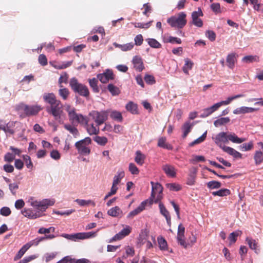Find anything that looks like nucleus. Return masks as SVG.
<instances>
[{
	"mask_svg": "<svg viewBox=\"0 0 263 263\" xmlns=\"http://www.w3.org/2000/svg\"><path fill=\"white\" fill-rule=\"evenodd\" d=\"M27 203L31 206L30 208H24L21 210L22 214L29 219H34L41 217L43 213L49 206L54 205V199H44L41 201L35 199L33 197H30L27 200Z\"/></svg>",
	"mask_w": 263,
	"mask_h": 263,
	"instance_id": "obj_1",
	"label": "nucleus"
},
{
	"mask_svg": "<svg viewBox=\"0 0 263 263\" xmlns=\"http://www.w3.org/2000/svg\"><path fill=\"white\" fill-rule=\"evenodd\" d=\"M91 143V138L86 137L76 142L74 146L77 149L78 153L80 155L87 156L90 153L91 150L89 145Z\"/></svg>",
	"mask_w": 263,
	"mask_h": 263,
	"instance_id": "obj_6",
	"label": "nucleus"
},
{
	"mask_svg": "<svg viewBox=\"0 0 263 263\" xmlns=\"http://www.w3.org/2000/svg\"><path fill=\"white\" fill-rule=\"evenodd\" d=\"M128 170L133 175H138L139 173V170L138 168L133 163H130L129 164Z\"/></svg>",
	"mask_w": 263,
	"mask_h": 263,
	"instance_id": "obj_60",
	"label": "nucleus"
},
{
	"mask_svg": "<svg viewBox=\"0 0 263 263\" xmlns=\"http://www.w3.org/2000/svg\"><path fill=\"white\" fill-rule=\"evenodd\" d=\"M253 147V143L250 141L249 143H244L240 146V148L242 151H248L252 149Z\"/></svg>",
	"mask_w": 263,
	"mask_h": 263,
	"instance_id": "obj_63",
	"label": "nucleus"
},
{
	"mask_svg": "<svg viewBox=\"0 0 263 263\" xmlns=\"http://www.w3.org/2000/svg\"><path fill=\"white\" fill-rule=\"evenodd\" d=\"M44 101L49 104L50 106L56 103H58L60 100H57L55 95L53 93H45L43 96Z\"/></svg>",
	"mask_w": 263,
	"mask_h": 263,
	"instance_id": "obj_21",
	"label": "nucleus"
},
{
	"mask_svg": "<svg viewBox=\"0 0 263 263\" xmlns=\"http://www.w3.org/2000/svg\"><path fill=\"white\" fill-rule=\"evenodd\" d=\"M21 124L19 122H9L2 128L3 130L7 135L13 134L16 132L17 128L20 127Z\"/></svg>",
	"mask_w": 263,
	"mask_h": 263,
	"instance_id": "obj_12",
	"label": "nucleus"
},
{
	"mask_svg": "<svg viewBox=\"0 0 263 263\" xmlns=\"http://www.w3.org/2000/svg\"><path fill=\"white\" fill-rule=\"evenodd\" d=\"M126 258L128 257H133L135 254V250L133 247L127 246L124 247Z\"/></svg>",
	"mask_w": 263,
	"mask_h": 263,
	"instance_id": "obj_50",
	"label": "nucleus"
},
{
	"mask_svg": "<svg viewBox=\"0 0 263 263\" xmlns=\"http://www.w3.org/2000/svg\"><path fill=\"white\" fill-rule=\"evenodd\" d=\"M230 191L227 189H223L217 191L212 192V195L214 196H218L219 197L226 196L230 195Z\"/></svg>",
	"mask_w": 263,
	"mask_h": 263,
	"instance_id": "obj_46",
	"label": "nucleus"
},
{
	"mask_svg": "<svg viewBox=\"0 0 263 263\" xmlns=\"http://www.w3.org/2000/svg\"><path fill=\"white\" fill-rule=\"evenodd\" d=\"M222 149L224 152L231 155L235 158H236V159L240 158V159L242 158V154H240L239 152H237V151H236L233 148L226 146L224 147H222Z\"/></svg>",
	"mask_w": 263,
	"mask_h": 263,
	"instance_id": "obj_26",
	"label": "nucleus"
},
{
	"mask_svg": "<svg viewBox=\"0 0 263 263\" xmlns=\"http://www.w3.org/2000/svg\"><path fill=\"white\" fill-rule=\"evenodd\" d=\"M184 234L185 228L182 224H180L178 227L176 239L178 243L181 246L184 245V239H185Z\"/></svg>",
	"mask_w": 263,
	"mask_h": 263,
	"instance_id": "obj_17",
	"label": "nucleus"
},
{
	"mask_svg": "<svg viewBox=\"0 0 263 263\" xmlns=\"http://www.w3.org/2000/svg\"><path fill=\"white\" fill-rule=\"evenodd\" d=\"M107 88L112 96H118L120 93V89L113 84H109Z\"/></svg>",
	"mask_w": 263,
	"mask_h": 263,
	"instance_id": "obj_51",
	"label": "nucleus"
},
{
	"mask_svg": "<svg viewBox=\"0 0 263 263\" xmlns=\"http://www.w3.org/2000/svg\"><path fill=\"white\" fill-rule=\"evenodd\" d=\"M151 183L152 189L150 200L152 202L157 203L160 201L163 197V187L159 183L151 182Z\"/></svg>",
	"mask_w": 263,
	"mask_h": 263,
	"instance_id": "obj_8",
	"label": "nucleus"
},
{
	"mask_svg": "<svg viewBox=\"0 0 263 263\" xmlns=\"http://www.w3.org/2000/svg\"><path fill=\"white\" fill-rule=\"evenodd\" d=\"M147 204L146 201L142 202L140 204L135 210L131 211L127 215L128 218H132L136 215L139 214L143 210L145 209V206Z\"/></svg>",
	"mask_w": 263,
	"mask_h": 263,
	"instance_id": "obj_24",
	"label": "nucleus"
},
{
	"mask_svg": "<svg viewBox=\"0 0 263 263\" xmlns=\"http://www.w3.org/2000/svg\"><path fill=\"white\" fill-rule=\"evenodd\" d=\"M108 112L105 110L98 111L92 110L89 113V116L91 117L98 126L103 124L107 119Z\"/></svg>",
	"mask_w": 263,
	"mask_h": 263,
	"instance_id": "obj_10",
	"label": "nucleus"
},
{
	"mask_svg": "<svg viewBox=\"0 0 263 263\" xmlns=\"http://www.w3.org/2000/svg\"><path fill=\"white\" fill-rule=\"evenodd\" d=\"M158 146L167 149H172V146L166 142L165 137H161L158 139Z\"/></svg>",
	"mask_w": 263,
	"mask_h": 263,
	"instance_id": "obj_45",
	"label": "nucleus"
},
{
	"mask_svg": "<svg viewBox=\"0 0 263 263\" xmlns=\"http://www.w3.org/2000/svg\"><path fill=\"white\" fill-rule=\"evenodd\" d=\"M107 214L110 216L116 217L121 216L123 212L119 206H116L108 210Z\"/></svg>",
	"mask_w": 263,
	"mask_h": 263,
	"instance_id": "obj_33",
	"label": "nucleus"
},
{
	"mask_svg": "<svg viewBox=\"0 0 263 263\" xmlns=\"http://www.w3.org/2000/svg\"><path fill=\"white\" fill-rule=\"evenodd\" d=\"M259 58L256 55H247L242 59V61L246 63L257 62Z\"/></svg>",
	"mask_w": 263,
	"mask_h": 263,
	"instance_id": "obj_49",
	"label": "nucleus"
},
{
	"mask_svg": "<svg viewBox=\"0 0 263 263\" xmlns=\"http://www.w3.org/2000/svg\"><path fill=\"white\" fill-rule=\"evenodd\" d=\"M215 143L220 148L226 146L230 141L233 143L240 144L246 141L245 138H239L235 133L230 132H220L213 137Z\"/></svg>",
	"mask_w": 263,
	"mask_h": 263,
	"instance_id": "obj_2",
	"label": "nucleus"
},
{
	"mask_svg": "<svg viewBox=\"0 0 263 263\" xmlns=\"http://www.w3.org/2000/svg\"><path fill=\"white\" fill-rule=\"evenodd\" d=\"M44 240L43 237H37L28 242L31 247L33 246H37L41 241Z\"/></svg>",
	"mask_w": 263,
	"mask_h": 263,
	"instance_id": "obj_64",
	"label": "nucleus"
},
{
	"mask_svg": "<svg viewBox=\"0 0 263 263\" xmlns=\"http://www.w3.org/2000/svg\"><path fill=\"white\" fill-rule=\"evenodd\" d=\"M254 160L256 164H260L263 161V153L261 151H256L254 155Z\"/></svg>",
	"mask_w": 263,
	"mask_h": 263,
	"instance_id": "obj_55",
	"label": "nucleus"
},
{
	"mask_svg": "<svg viewBox=\"0 0 263 263\" xmlns=\"http://www.w3.org/2000/svg\"><path fill=\"white\" fill-rule=\"evenodd\" d=\"M207 134V131H205L200 137L195 140L194 141L190 143V146H193L194 145L199 144L202 142L206 138Z\"/></svg>",
	"mask_w": 263,
	"mask_h": 263,
	"instance_id": "obj_54",
	"label": "nucleus"
},
{
	"mask_svg": "<svg viewBox=\"0 0 263 263\" xmlns=\"http://www.w3.org/2000/svg\"><path fill=\"white\" fill-rule=\"evenodd\" d=\"M237 57L236 53H229L226 58V66L230 69H233L237 61Z\"/></svg>",
	"mask_w": 263,
	"mask_h": 263,
	"instance_id": "obj_14",
	"label": "nucleus"
},
{
	"mask_svg": "<svg viewBox=\"0 0 263 263\" xmlns=\"http://www.w3.org/2000/svg\"><path fill=\"white\" fill-rule=\"evenodd\" d=\"M230 122L229 117H221L217 119L214 122V125L215 127H218L219 126L226 125Z\"/></svg>",
	"mask_w": 263,
	"mask_h": 263,
	"instance_id": "obj_38",
	"label": "nucleus"
},
{
	"mask_svg": "<svg viewBox=\"0 0 263 263\" xmlns=\"http://www.w3.org/2000/svg\"><path fill=\"white\" fill-rule=\"evenodd\" d=\"M207 186L210 189H216L221 186V183L217 181H211L207 183Z\"/></svg>",
	"mask_w": 263,
	"mask_h": 263,
	"instance_id": "obj_58",
	"label": "nucleus"
},
{
	"mask_svg": "<svg viewBox=\"0 0 263 263\" xmlns=\"http://www.w3.org/2000/svg\"><path fill=\"white\" fill-rule=\"evenodd\" d=\"M203 15V13L200 9H198V11H194L192 13V23L198 27H201L203 25L202 21L199 17Z\"/></svg>",
	"mask_w": 263,
	"mask_h": 263,
	"instance_id": "obj_15",
	"label": "nucleus"
},
{
	"mask_svg": "<svg viewBox=\"0 0 263 263\" xmlns=\"http://www.w3.org/2000/svg\"><path fill=\"white\" fill-rule=\"evenodd\" d=\"M64 106L65 110L68 114L69 120L71 123L81 125H87L88 123V118L82 114H77L74 107L68 104H66Z\"/></svg>",
	"mask_w": 263,
	"mask_h": 263,
	"instance_id": "obj_3",
	"label": "nucleus"
},
{
	"mask_svg": "<svg viewBox=\"0 0 263 263\" xmlns=\"http://www.w3.org/2000/svg\"><path fill=\"white\" fill-rule=\"evenodd\" d=\"M158 243L160 249L162 251H168L169 252H172V250H169L167 243L164 238L159 236L157 238Z\"/></svg>",
	"mask_w": 263,
	"mask_h": 263,
	"instance_id": "obj_32",
	"label": "nucleus"
},
{
	"mask_svg": "<svg viewBox=\"0 0 263 263\" xmlns=\"http://www.w3.org/2000/svg\"><path fill=\"white\" fill-rule=\"evenodd\" d=\"M30 248L29 244L26 243L18 251L15 256L14 257V260H16L20 259L26 252Z\"/></svg>",
	"mask_w": 263,
	"mask_h": 263,
	"instance_id": "obj_43",
	"label": "nucleus"
},
{
	"mask_svg": "<svg viewBox=\"0 0 263 263\" xmlns=\"http://www.w3.org/2000/svg\"><path fill=\"white\" fill-rule=\"evenodd\" d=\"M110 117L116 120L121 122L123 120L122 114L117 110H113L110 112Z\"/></svg>",
	"mask_w": 263,
	"mask_h": 263,
	"instance_id": "obj_53",
	"label": "nucleus"
},
{
	"mask_svg": "<svg viewBox=\"0 0 263 263\" xmlns=\"http://www.w3.org/2000/svg\"><path fill=\"white\" fill-rule=\"evenodd\" d=\"M246 242L248 245L250 249L254 250V252L256 254L259 253L258 245L256 240L252 238L247 237L246 238Z\"/></svg>",
	"mask_w": 263,
	"mask_h": 263,
	"instance_id": "obj_23",
	"label": "nucleus"
},
{
	"mask_svg": "<svg viewBox=\"0 0 263 263\" xmlns=\"http://www.w3.org/2000/svg\"><path fill=\"white\" fill-rule=\"evenodd\" d=\"M162 170L165 174L170 177H175L176 175V170L174 166L169 164H165L162 166Z\"/></svg>",
	"mask_w": 263,
	"mask_h": 263,
	"instance_id": "obj_25",
	"label": "nucleus"
},
{
	"mask_svg": "<svg viewBox=\"0 0 263 263\" xmlns=\"http://www.w3.org/2000/svg\"><path fill=\"white\" fill-rule=\"evenodd\" d=\"M125 108L127 111H129L132 114L135 115L138 114L137 105L132 101L129 102L126 105Z\"/></svg>",
	"mask_w": 263,
	"mask_h": 263,
	"instance_id": "obj_39",
	"label": "nucleus"
},
{
	"mask_svg": "<svg viewBox=\"0 0 263 263\" xmlns=\"http://www.w3.org/2000/svg\"><path fill=\"white\" fill-rule=\"evenodd\" d=\"M47 111L52 115L55 119H60L63 115V105L60 101L58 103L46 108Z\"/></svg>",
	"mask_w": 263,
	"mask_h": 263,
	"instance_id": "obj_9",
	"label": "nucleus"
},
{
	"mask_svg": "<svg viewBox=\"0 0 263 263\" xmlns=\"http://www.w3.org/2000/svg\"><path fill=\"white\" fill-rule=\"evenodd\" d=\"M22 158L26 164L27 168L32 169L33 168V163L31 161L30 157L28 155H23Z\"/></svg>",
	"mask_w": 263,
	"mask_h": 263,
	"instance_id": "obj_59",
	"label": "nucleus"
},
{
	"mask_svg": "<svg viewBox=\"0 0 263 263\" xmlns=\"http://www.w3.org/2000/svg\"><path fill=\"white\" fill-rule=\"evenodd\" d=\"M69 85L74 92L78 93L81 96L85 97H88L89 92L88 88L85 85L79 83L76 78L71 79Z\"/></svg>",
	"mask_w": 263,
	"mask_h": 263,
	"instance_id": "obj_7",
	"label": "nucleus"
},
{
	"mask_svg": "<svg viewBox=\"0 0 263 263\" xmlns=\"http://www.w3.org/2000/svg\"><path fill=\"white\" fill-rule=\"evenodd\" d=\"M16 109L20 114L30 116L37 114L42 109V107L39 105L29 106L24 103H20L16 106Z\"/></svg>",
	"mask_w": 263,
	"mask_h": 263,
	"instance_id": "obj_4",
	"label": "nucleus"
},
{
	"mask_svg": "<svg viewBox=\"0 0 263 263\" xmlns=\"http://www.w3.org/2000/svg\"><path fill=\"white\" fill-rule=\"evenodd\" d=\"M197 241V237L193 233H191V235L188 237L186 240L184 239V245H182V247L185 249L189 247H192Z\"/></svg>",
	"mask_w": 263,
	"mask_h": 263,
	"instance_id": "obj_27",
	"label": "nucleus"
},
{
	"mask_svg": "<svg viewBox=\"0 0 263 263\" xmlns=\"http://www.w3.org/2000/svg\"><path fill=\"white\" fill-rule=\"evenodd\" d=\"M135 161L139 165H142L144 163L146 156L140 151H136L135 153Z\"/></svg>",
	"mask_w": 263,
	"mask_h": 263,
	"instance_id": "obj_31",
	"label": "nucleus"
},
{
	"mask_svg": "<svg viewBox=\"0 0 263 263\" xmlns=\"http://www.w3.org/2000/svg\"><path fill=\"white\" fill-rule=\"evenodd\" d=\"M30 248L29 244L26 243L18 251L15 256L14 257V260H16L20 259L26 252Z\"/></svg>",
	"mask_w": 263,
	"mask_h": 263,
	"instance_id": "obj_42",
	"label": "nucleus"
},
{
	"mask_svg": "<svg viewBox=\"0 0 263 263\" xmlns=\"http://www.w3.org/2000/svg\"><path fill=\"white\" fill-rule=\"evenodd\" d=\"M204 161L205 158L202 156L193 155L192 159L190 160V162L192 163L195 164L198 162H203Z\"/></svg>",
	"mask_w": 263,
	"mask_h": 263,
	"instance_id": "obj_57",
	"label": "nucleus"
},
{
	"mask_svg": "<svg viewBox=\"0 0 263 263\" xmlns=\"http://www.w3.org/2000/svg\"><path fill=\"white\" fill-rule=\"evenodd\" d=\"M197 168L192 167L189 170V174L187 178L186 184L189 185H193L195 183Z\"/></svg>",
	"mask_w": 263,
	"mask_h": 263,
	"instance_id": "obj_20",
	"label": "nucleus"
},
{
	"mask_svg": "<svg viewBox=\"0 0 263 263\" xmlns=\"http://www.w3.org/2000/svg\"><path fill=\"white\" fill-rule=\"evenodd\" d=\"M152 48H160L161 47V44L155 39L149 38L146 40Z\"/></svg>",
	"mask_w": 263,
	"mask_h": 263,
	"instance_id": "obj_47",
	"label": "nucleus"
},
{
	"mask_svg": "<svg viewBox=\"0 0 263 263\" xmlns=\"http://www.w3.org/2000/svg\"><path fill=\"white\" fill-rule=\"evenodd\" d=\"M162 40L164 43H170L172 44L176 43L178 44L181 43V40L180 39L168 35H164L162 37Z\"/></svg>",
	"mask_w": 263,
	"mask_h": 263,
	"instance_id": "obj_34",
	"label": "nucleus"
},
{
	"mask_svg": "<svg viewBox=\"0 0 263 263\" xmlns=\"http://www.w3.org/2000/svg\"><path fill=\"white\" fill-rule=\"evenodd\" d=\"M132 62L136 70L140 72L144 69V66L142 58L140 56L136 55L134 57Z\"/></svg>",
	"mask_w": 263,
	"mask_h": 263,
	"instance_id": "obj_18",
	"label": "nucleus"
},
{
	"mask_svg": "<svg viewBox=\"0 0 263 263\" xmlns=\"http://www.w3.org/2000/svg\"><path fill=\"white\" fill-rule=\"evenodd\" d=\"M243 97H244L243 94H238L235 96H230L228 97L225 100L221 101L213 104L212 106H210V107L211 108L212 111L214 112L217 110L221 106L228 105L234 100L242 98Z\"/></svg>",
	"mask_w": 263,
	"mask_h": 263,
	"instance_id": "obj_11",
	"label": "nucleus"
},
{
	"mask_svg": "<svg viewBox=\"0 0 263 263\" xmlns=\"http://www.w3.org/2000/svg\"><path fill=\"white\" fill-rule=\"evenodd\" d=\"M184 64L182 67V71L185 74H189V71L191 70L194 65V62L189 58L184 59Z\"/></svg>",
	"mask_w": 263,
	"mask_h": 263,
	"instance_id": "obj_29",
	"label": "nucleus"
},
{
	"mask_svg": "<svg viewBox=\"0 0 263 263\" xmlns=\"http://www.w3.org/2000/svg\"><path fill=\"white\" fill-rule=\"evenodd\" d=\"M84 125L86 126L87 132L90 135H97L99 133V128L98 125L95 126L93 124L90 125L87 124Z\"/></svg>",
	"mask_w": 263,
	"mask_h": 263,
	"instance_id": "obj_41",
	"label": "nucleus"
},
{
	"mask_svg": "<svg viewBox=\"0 0 263 263\" xmlns=\"http://www.w3.org/2000/svg\"><path fill=\"white\" fill-rule=\"evenodd\" d=\"M64 127L69 132L74 138H77L79 136V132L78 129L74 126L69 124H65Z\"/></svg>",
	"mask_w": 263,
	"mask_h": 263,
	"instance_id": "obj_40",
	"label": "nucleus"
},
{
	"mask_svg": "<svg viewBox=\"0 0 263 263\" xmlns=\"http://www.w3.org/2000/svg\"><path fill=\"white\" fill-rule=\"evenodd\" d=\"M242 232L241 231H236L231 233L229 236L228 239L229 240V245L234 244L237 240V237L241 235Z\"/></svg>",
	"mask_w": 263,
	"mask_h": 263,
	"instance_id": "obj_44",
	"label": "nucleus"
},
{
	"mask_svg": "<svg viewBox=\"0 0 263 263\" xmlns=\"http://www.w3.org/2000/svg\"><path fill=\"white\" fill-rule=\"evenodd\" d=\"M97 77L101 82L106 83L109 80H113L114 75L112 70L107 69L104 73L98 74Z\"/></svg>",
	"mask_w": 263,
	"mask_h": 263,
	"instance_id": "obj_16",
	"label": "nucleus"
},
{
	"mask_svg": "<svg viewBox=\"0 0 263 263\" xmlns=\"http://www.w3.org/2000/svg\"><path fill=\"white\" fill-rule=\"evenodd\" d=\"M194 125V123H191L190 121H186V122H185L183 124V125L182 127V130L183 133V138L186 137V136L187 135V134L191 132Z\"/></svg>",
	"mask_w": 263,
	"mask_h": 263,
	"instance_id": "obj_35",
	"label": "nucleus"
},
{
	"mask_svg": "<svg viewBox=\"0 0 263 263\" xmlns=\"http://www.w3.org/2000/svg\"><path fill=\"white\" fill-rule=\"evenodd\" d=\"M74 201L80 206H87L91 205L95 207L96 205L95 201L91 199L85 200L77 199Z\"/></svg>",
	"mask_w": 263,
	"mask_h": 263,
	"instance_id": "obj_30",
	"label": "nucleus"
},
{
	"mask_svg": "<svg viewBox=\"0 0 263 263\" xmlns=\"http://www.w3.org/2000/svg\"><path fill=\"white\" fill-rule=\"evenodd\" d=\"M159 208L160 213L162 215H163L166 218L167 223L168 225L171 224V216L170 215V213L168 211L165 209L164 205L160 202L159 203Z\"/></svg>",
	"mask_w": 263,
	"mask_h": 263,
	"instance_id": "obj_37",
	"label": "nucleus"
},
{
	"mask_svg": "<svg viewBox=\"0 0 263 263\" xmlns=\"http://www.w3.org/2000/svg\"><path fill=\"white\" fill-rule=\"evenodd\" d=\"M89 83L95 92H98L99 88L98 86V80L96 78H92L89 80Z\"/></svg>",
	"mask_w": 263,
	"mask_h": 263,
	"instance_id": "obj_52",
	"label": "nucleus"
},
{
	"mask_svg": "<svg viewBox=\"0 0 263 263\" xmlns=\"http://www.w3.org/2000/svg\"><path fill=\"white\" fill-rule=\"evenodd\" d=\"M166 187L170 191H178L181 189V186L176 183H168L166 184Z\"/></svg>",
	"mask_w": 263,
	"mask_h": 263,
	"instance_id": "obj_62",
	"label": "nucleus"
},
{
	"mask_svg": "<svg viewBox=\"0 0 263 263\" xmlns=\"http://www.w3.org/2000/svg\"><path fill=\"white\" fill-rule=\"evenodd\" d=\"M258 109L255 108L249 107L247 106H241L235 109L233 111L234 115H240L252 113L257 111Z\"/></svg>",
	"mask_w": 263,
	"mask_h": 263,
	"instance_id": "obj_19",
	"label": "nucleus"
},
{
	"mask_svg": "<svg viewBox=\"0 0 263 263\" xmlns=\"http://www.w3.org/2000/svg\"><path fill=\"white\" fill-rule=\"evenodd\" d=\"M152 22V21H150L147 23H132V24L136 28L147 29L151 26Z\"/></svg>",
	"mask_w": 263,
	"mask_h": 263,
	"instance_id": "obj_61",
	"label": "nucleus"
},
{
	"mask_svg": "<svg viewBox=\"0 0 263 263\" xmlns=\"http://www.w3.org/2000/svg\"><path fill=\"white\" fill-rule=\"evenodd\" d=\"M125 176V172L123 170H119L113 178L112 183L118 185L122 178Z\"/></svg>",
	"mask_w": 263,
	"mask_h": 263,
	"instance_id": "obj_36",
	"label": "nucleus"
},
{
	"mask_svg": "<svg viewBox=\"0 0 263 263\" xmlns=\"http://www.w3.org/2000/svg\"><path fill=\"white\" fill-rule=\"evenodd\" d=\"M49 64L56 69H62L70 66L72 64V61L63 62L61 63L55 61H51Z\"/></svg>",
	"mask_w": 263,
	"mask_h": 263,
	"instance_id": "obj_28",
	"label": "nucleus"
},
{
	"mask_svg": "<svg viewBox=\"0 0 263 263\" xmlns=\"http://www.w3.org/2000/svg\"><path fill=\"white\" fill-rule=\"evenodd\" d=\"M186 17L184 12H180L177 15L169 17L167 22L172 27L182 28L186 24Z\"/></svg>",
	"mask_w": 263,
	"mask_h": 263,
	"instance_id": "obj_5",
	"label": "nucleus"
},
{
	"mask_svg": "<svg viewBox=\"0 0 263 263\" xmlns=\"http://www.w3.org/2000/svg\"><path fill=\"white\" fill-rule=\"evenodd\" d=\"M96 236V232H82L74 234V241L78 239H85L94 237Z\"/></svg>",
	"mask_w": 263,
	"mask_h": 263,
	"instance_id": "obj_22",
	"label": "nucleus"
},
{
	"mask_svg": "<svg viewBox=\"0 0 263 263\" xmlns=\"http://www.w3.org/2000/svg\"><path fill=\"white\" fill-rule=\"evenodd\" d=\"M132 227L129 226H125L123 229L120 232L116 234L110 240V242L121 240L124 238L125 236L128 235L132 231Z\"/></svg>",
	"mask_w": 263,
	"mask_h": 263,
	"instance_id": "obj_13",
	"label": "nucleus"
},
{
	"mask_svg": "<svg viewBox=\"0 0 263 263\" xmlns=\"http://www.w3.org/2000/svg\"><path fill=\"white\" fill-rule=\"evenodd\" d=\"M59 94L63 100H66L69 95V91L68 89L61 87L59 90Z\"/></svg>",
	"mask_w": 263,
	"mask_h": 263,
	"instance_id": "obj_56",
	"label": "nucleus"
},
{
	"mask_svg": "<svg viewBox=\"0 0 263 263\" xmlns=\"http://www.w3.org/2000/svg\"><path fill=\"white\" fill-rule=\"evenodd\" d=\"M94 141L99 145L104 146L108 142V139L106 137L96 136L94 138Z\"/></svg>",
	"mask_w": 263,
	"mask_h": 263,
	"instance_id": "obj_48",
	"label": "nucleus"
}]
</instances>
